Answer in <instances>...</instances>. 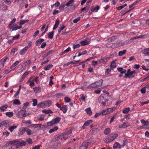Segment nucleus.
Wrapping results in <instances>:
<instances>
[{"label":"nucleus","mask_w":149,"mask_h":149,"mask_svg":"<svg viewBox=\"0 0 149 149\" xmlns=\"http://www.w3.org/2000/svg\"><path fill=\"white\" fill-rule=\"evenodd\" d=\"M118 136L116 134H109L104 140V142L106 143H108L113 141Z\"/></svg>","instance_id":"nucleus-1"},{"label":"nucleus","mask_w":149,"mask_h":149,"mask_svg":"<svg viewBox=\"0 0 149 149\" xmlns=\"http://www.w3.org/2000/svg\"><path fill=\"white\" fill-rule=\"evenodd\" d=\"M103 81L102 79L98 80L97 81L91 84L89 86L92 88L99 87L102 86Z\"/></svg>","instance_id":"nucleus-2"},{"label":"nucleus","mask_w":149,"mask_h":149,"mask_svg":"<svg viewBox=\"0 0 149 149\" xmlns=\"http://www.w3.org/2000/svg\"><path fill=\"white\" fill-rule=\"evenodd\" d=\"M90 42V40L89 38H87L85 40L82 41L80 42V43L81 46H83L88 44Z\"/></svg>","instance_id":"nucleus-3"},{"label":"nucleus","mask_w":149,"mask_h":149,"mask_svg":"<svg viewBox=\"0 0 149 149\" xmlns=\"http://www.w3.org/2000/svg\"><path fill=\"white\" fill-rule=\"evenodd\" d=\"M92 122L93 120H89L86 121L82 126L83 129H85L86 126H88L89 124L90 123H92Z\"/></svg>","instance_id":"nucleus-4"},{"label":"nucleus","mask_w":149,"mask_h":149,"mask_svg":"<svg viewBox=\"0 0 149 149\" xmlns=\"http://www.w3.org/2000/svg\"><path fill=\"white\" fill-rule=\"evenodd\" d=\"M68 135L66 133H63L62 135H60L58 138L59 139H61L62 140H65L68 137Z\"/></svg>","instance_id":"nucleus-5"},{"label":"nucleus","mask_w":149,"mask_h":149,"mask_svg":"<svg viewBox=\"0 0 149 149\" xmlns=\"http://www.w3.org/2000/svg\"><path fill=\"white\" fill-rule=\"evenodd\" d=\"M117 39V37L116 36H113L108 38L107 41L109 42L115 41Z\"/></svg>","instance_id":"nucleus-6"},{"label":"nucleus","mask_w":149,"mask_h":149,"mask_svg":"<svg viewBox=\"0 0 149 149\" xmlns=\"http://www.w3.org/2000/svg\"><path fill=\"white\" fill-rule=\"evenodd\" d=\"M125 78H128L130 79L134 77V76L133 75L131 72L129 73H126L125 74Z\"/></svg>","instance_id":"nucleus-7"},{"label":"nucleus","mask_w":149,"mask_h":149,"mask_svg":"<svg viewBox=\"0 0 149 149\" xmlns=\"http://www.w3.org/2000/svg\"><path fill=\"white\" fill-rule=\"evenodd\" d=\"M8 107V105L6 104L0 107V112H4L6 110Z\"/></svg>","instance_id":"nucleus-8"},{"label":"nucleus","mask_w":149,"mask_h":149,"mask_svg":"<svg viewBox=\"0 0 149 149\" xmlns=\"http://www.w3.org/2000/svg\"><path fill=\"white\" fill-rule=\"evenodd\" d=\"M130 126L129 123L126 122L124 123L122 125H120L118 127L120 128H122Z\"/></svg>","instance_id":"nucleus-9"},{"label":"nucleus","mask_w":149,"mask_h":149,"mask_svg":"<svg viewBox=\"0 0 149 149\" xmlns=\"http://www.w3.org/2000/svg\"><path fill=\"white\" fill-rule=\"evenodd\" d=\"M142 53L146 56H149V48H147L143 50Z\"/></svg>","instance_id":"nucleus-10"},{"label":"nucleus","mask_w":149,"mask_h":149,"mask_svg":"<svg viewBox=\"0 0 149 149\" xmlns=\"http://www.w3.org/2000/svg\"><path fill=\"white\" fill-rule=\"evenodd\" d=\"M33 89L35 93L36 94L38 92H40L41 90V88L39 86L35 87L33 88Z\"/></svg>","instance_id":"nucleus-11"},{"label":"nucleus","mask_w":149,"mask_h":149,"mask_svg":"<svg viewBox=\"0 0 149 149\" xmlns=\"http://www.w3.org/2000/svg\"><path fill=\"white\" fill-rule=\"evenodd\" d=\"M28 50V48L27 47H25L20 50L19 52V53L21 55H23Z\"/></svg>","instance_id":"nucleus-12"},{"label":"nucleus","mask_w":149,"mask_h":149,"mask_svg":"<svg viewBox=\"0 0 149 149\" xmlns=\"http://www.w3.org/2000/svg\"><path fill=\"white\" fill-rule=\"evenodd\" d=\"M61 119V118L60 117H57L54 119H53L52 120L54 123V124H57L58 123Z\"/></svg>","instance_id":"nucleus-13"},{"label":"nucleus","mask_w":149,"mask_h":149,"mask_svg":"<svg viewBox=\"0 0 149 149\" xmlns=\"http://www.w3.org/2000/svg\"><path fill=\"white\" fill-rule=\"evenodd\" d=\"M44 102L45 107H49L52 104V102L51 100H46Z\"/></svg>","instance_id":"nucleus-14"},{"label":"nucleus","mask_w":149,"mask_h":149,"mask_svg":"<svg viewBox=\"0 0 149 149\" xmlns=\"http://www.w3.org/2000/svg\"><path fill=\"white\" fill-rule=\"evenodd\" d=\"M44 41V39L42 38L37 40L36 42V45L37 46H39L41 43L43 42Z\"/></svg>","instance_id":"nucleus-15"},{"label":"nucleus","mask_w":149,"mask_h":149,"mask_svg":"<svg viewBox=\"0 0 149 149\" xmlns=\"http://www.w3.org/2000/svg\"><path fill=\"white\" fill-rule=\"evenodd\" d=\"M141 122L144 126L149 125V121L148 120L146 121L142 119L141 120Z\"/></svg>","instance_id":"nucleus-16"},{"label":"nucleus","mask_w":149,"mask_h":149,"mask_svg":"<svg viewBox=\"0 0 149 149\" xmlns=\"http://www.w3.org/2000/svg\"><path fill=\"white\" fill-rule=\"evenodd\" d=\"M86 112L89 116H91L92 114V112L91 111V108L90 107H88L85 109Z\"/></svg>","instance_id":"nucleus-17"},{"label":"nucleus","mask_w":149,"mask_h":149,"mask_svg":"<svg viewBox=\"0 0 149 149\" xmlns=\"http://www.w3.org/2000/svg\"><path fill=\"white\" fill-rule=\"evenodd\" d=\"M53 66V65L52 64H49L45 67H44V69L45 70H48L50 69Z\"/></svg>","instance_id":"nucleus-18"},{"label":"nucleus","mask_w":149,"mask_h":149,"mask_svg":"<svg viewBox=\"0 0 149 149\" xmlns=\"http://www.w3.org/2000/svg\"><path fill=\"white\" fill-rule=\"evenodd\" d=\"M117 147L119 148H121L122 147L118 143L116 142L114 144L113 146V148H115Z\"/></svg>","instance_id":"nucleus-19"},{"label":"nucleus","mask_w":149,"mask_h":149,"mask_svg":"<svg viewBox=\"0 0 149 149\" xmlns=\"http://www.w3.org/2000/svg\"><path fill=\"white\" fill-rule=\"evenodd\" d=\"M59 24V20H57L55 23V24L54 25V26L53 28V30L56 29V28L58 27Z\"/></svg>","instance_id":"nucleus-20"},{"label":"nucleus","mask_w":149,"mask_h":149,"mask_svg":"<svg viewBox=\"0 0 149 149\" xmlns=\"http://www.w3.org/2000/svg\"><path fill=\"white\" fill-rule=\"evenodd\" d=\"M58 129V127L57 126H55L53 128L51 129L49 131V132L50 133H51L57 131Z\"/></svg>","instance_id":"nucleus-21"},{"label":"nucleus","mask_w":149,"mask_h":149,"mask_svg":"<svg viewBox=\"0 0 149 149\" xmlns=\"http://www.w3.org/2000/svg\"><path fill=\"white\" fill-rule=\"evenodd\" d=\"M42 112L45 113L46 114L52 113V111L51 110L44 109L42 110Z\"/></svg>","instance_id":"nucleus-22"},{"label":"nucleus","mask_w":149,"mask_h":149,"mask_svg":"<svg viewBox=\"0 0 149 149\" xmlns=\"http://www.w3.org/2000/svg\"><path fill=\"white\" fill-rule=\"evenodd\" d=\"M130 109L129 107H127L124 109L123 110V112L124 113L126 114L129 112Z\"/></svg>","instance_id":"nucleus-23"},{"label":"nucleus","mask_w":149,"mask_h":149,"mask_svg":"<svg viewBox=\"0 0 149 149\" xmlns=\"http://www.w3.org/2000/svg\"><path fill=\"white\" fill-rule=\"evenodd\" d=\"M17 126H12L8 128L9 130L11 132H12L13 130L17 128Z\"/></svg>","instance_id":"nucleus-24"},{"label":"nucleus","mask_w":149,"mask_h":149,"mask_svg":"<svg viewBox=\"0 0 149 149\" xmlns=\"http://www.w3.org/2000/svg\"><path fill=\"white\" fill-rule=\"evenodd\" d=\"M25 131L27 133L28 135H30L31 134V130L27 127H25Z\"/></svg>","instance_id":"nucleus-25"},{"label":"nucleus","mask_w":149,"mask_h":149,"mask_svg":"<svg viewBox=\"0 0 149 149\" xmlns=\"http://www.w3.org/2000/svg\"><path fill=\"white\" fill-rule=\"evenodd\" d=\"M38 107L39 108H44L45 107L44 102H42L38 105Z\"/></svg>","instance_id":"nucleus-26"},{"label":"nucleus","mask_w":149,"mask_h":149,"mask_svg":"<svg viewBox=\"0 0 149 149\" xmlns=\"http://www.w3.org/2000/svg\"><path fill=\"white\" fill-rule=\"evenodd\" d=\"M54 35L53 31L49 32L48 34V37L50 39H52L53 38Z\"/></svg>","instance_id":"nucleus-27"},{"label":"nucleus","mask_w":149,"mask_h":149,"mask_svg":"<svg viewBox=\"0 0 149 149\" xmlns=\"http://www.w3.org/2000/svg\"><path fill=\"white\" fill-rule=\"evenodd\" d=\"M116 64L115 62L114 61H112L111 65V68L112 69H113L114 68H115L116 67Z\"/></svg>","instance_id":"nucleus-28"},{"label":"nucleus","mask_w":149,"mask_h":149,"mask_svg":"<svg viewBox=\"0 0 149 149\" xmlns=\"http://www.w3.org/2000/svg\"><path fill=\"white\" fill-rule=\"evenodd\" d=\"M91 8H93L94 10H95L94 11V12L95 11L96 12L98 11V10L100 8V7L98 5H97L95 7L92 6Z\"/></svg>","instance_id":"nucleus-29"},{"label":"nucleus","mask_w":149,"mask_h":149,"mask_svg":"<svg viewBox=\"0 0 149 149\" xmlns=\"http://www.w3.org/2000/svg\"><path fill=\"white\" fill-rule=\"evenodd\" d=\"M13 104L15 105H20L21 103L19 100L15 99L14 100Z\"/></svg>","instance_id":"nucleus-30"},{"label":"nucleus","mask_w":149,"mask_h":149,"mask_svg":"<svg viewBox=\"0 0 149 149\" xmlns=\"http://www.w3.org/2000/svg\"><path fill=\"white\" fill-rule=\"evenodd\" d=\"M110 132V129L109 128L105 129L104 131V133L105 134H108Z\"/></svg>","instance_id":"nucleus-31"},{"label":"nucleus","mask_w":149,"mask_h":149,"mask_svg":"<svg viewBox=\"0 0 149 149\" xmlns=\"http://www.w3.org/2000/svg\"><path fill=\"white\" fill-rule=\"evenodd\" d=\"M126 50L120 51L118 53V55L120 56H122L124 54L126 53Z\"/></svg>","instance_id":"nucleus-32"},{"label":"nucleus","mask_w":149,"mask_h":149,"mask_svg":"<svg viewBox=\"0 0 149 149\" xmlns=\"http://www.w3.org/2000/svg\"><path fill=\"white\" fill-rule=\"evenodd\" d=\"M22 27V26L21 25L16 26L13 28L12 29V31H16L18 29H20Z\"/></svg>","instance_id":"nucleus-33"},{"label":"nucleus","mask_w":149,"mask_h":149,"mask_svg":"<svg viewBox=\"0 0 149 149\" xmlns=\"http://www.w3.org/2000/svg\"><path fill=\"white\" fill-rule=\"evenodd\" d=\"M6 114L9 117H11L13 116V113L12 112H7L6 113Z\"/></svg>","instance_id":"nucleus-34"},{"label":"nucleus","mask_w":149,"mask_h":149,"mask_svg":"<svg viewBox=\"0 0 149 149\" xmlns=\"http://www.w3.org/2000/svg\"><path fill=\"white\" fill-rule=\"evenodd\" d=\"M18 143H19V146H25L26 143V141H22Z\"/></svg>","instance_id":"nucleus-35"},{"label":"nucleus","mask_w":149,"mask_h":149,"mask_svg":"<svg viewBox=\"0 0 149 149\" xmlns=\"http://www.w3.org/2000/svg\"><path fill=\"white\" fill-rule=\"evenodd\" d=\"M101 114L103 115H105L108 114L107 109L103 110L102 112H101Z\"/></svg>","instance_id":"nucleus-36"},{"label":"nucleus","mask_w":149,"mask_h":149,"mask_svg":"<svg viewBox=\"0 0 149 149\" xmlns=\"http://www.w3.org/2000/svg\"><path fill=\"white\" fill-rule=\"evenodd\" d=\"M33 104L32 105L33 106H35L37 104V100L36 99L32 100Z\"/></svg>","instance_id":"nucleus-37"},{"label":"nucleus","mask_w":149,"mask_h":149,"mask_svg":"<svg viewBox=\"0 0 149 149\" xmlns=\"http://www.w3.org/2000/svg\"><path fill=\"white\" fill-rule=\"evenodd\" d=\"M47 124L48 126H53L55 124L52 120L51 121L47 122Z\"/></svg>","instance_id":"nucleus-38"},{"label":"nucleus","mask_w":149,"mask_h":149,"mask_svg":"<svg viewBox=\"0 0 149 149\" xmlns=\"http://www.w3.org/2000/svg\"><path fill=\"white\" fill-rule=\"evenodd\" d=\"M29 21L28 20H21L20 22V24L22 25L27 22Z\"/></svg>","instance_id":"nucleus-39"},{"label":"nucleus","mask_w":149,"mask_h":149,"mask_svg":"<svg viewBox=\"0 0 149 149\" xmlns=\"http://www.w3.org/2000/svg\"><path fill=\"white\" fill-rule=\"evenodd\" d=\"M61 110L63 111V112L64 113H65L67 111V109L66 108V107H61L60 108Z\"/></svg>","instance_id":"nucleus-40"},{"label":"nucleus","mask_w":149,"mask_h":149,"mask_svg":"<svg viewBox=\"0 0 149 149\" xmlns=\"http://www.w3.org/2000/svg\"><path fill=\"white\" fill-rule=\"evenodd\" d=\"M9 133L7 131L4 132L2 133L3 135L6 137L8 136L9 135Z\"/></svg>","instance_id":"nucleus-41"},{"label":"nucleus","mask_w":149,"mask_h":149,"mask_svg":"<svg viewBox=\"0 0 149 149\" xmlns=\"http://www.w3.org/2000/svg\"><path fill=\"white\" fill-rule=\"evenodd\" d=\"M76 4L71 5L70 6V9L72 10H74L76 7Z\"/></svg>","instance_id":"nucleus-42"},{"label":"nucleus","mask_w":149,"mask_h":149,"mask_svg":"<svg viewBox=\"0 0 149 149\" xmlns=\"http://www.w3.org/2000/svg\"><path fill=\"white\" fill-rule=\"evenodd\" d=\"M113 109V108H108L107 109V112H108V114L113 112L114 110Z\"/></svg>","instance_id":"nucleus-43"},{"label":"nucleus","mask_w":149,"mask_h":149,"mask_svg":"<svg viewBox=\"0 0 149 149\" xmlns=\"http://www.w3.org/2000/svg\"><path fill=\"white\" fill-rule=\"evenodd\" d=\"M29 74V72H26L22 75V78L24 79L25 77Z\"/></svg>","instance_id":"nucleus-44"},{"label":"nucleus","mask_w":149,"mask_h":149,"mask_svg":"<svg viewBox=\"0 0 149 149\" xmlns=\"http://www.w3.org/2000/svg\"><path fill=\"white\" fill-rule=\"evenodd\" d=\"M29 104V103L28 102H26L24 103V105L23 109H26L27 107Z\"/></svg>","instance_id":"nucleus-45"},{"label":"nucleus","mask_w":149,"mask_h":149,"mask_svg":"<svg viewBox=\"0 0 149 149\" xmlns=\"http://www.w3.org/2000/svg\"><path fill=\"white\" fill-rule=\"evenodd\" d=\"M86 97V95H82L81 96L80 99L84 101L85 102V98Z\"/></svg>","instance_id":"nucleus-46"},{"label":"nucleus","mask_w":149,"mask_h":149,"mask_svg":"<svg viewBox=\"0 0 149 149\" xmlns=\"http://www.w3.org/2000/svg\"><path fill=\"white\" fill-rule=\"evenodd\" d=\"M74 1L73 0H70L65 4V6H68L70 4L72 3Z\"/></svg>","instance_id":"nucleus-47"},{"label":"nucleus","mask_w":149,"mask_h":149,"mask_svg":"<svg viewBox=\"0 0 149 149\" xmlns=\"http://www.w3.org/2000/svg\"><path fill=\"white\" fill-rule=\"evenodd\" d=\"M18 113H19V114H22L21 115L22 117L19 116V117L20 118H21V117H25L26 116V115L25 114V112L24 113H23L21 112H19Z\"/></svg>","instance_id":"nucleus-48"},{"label":"nucleus","mask_w":149,"mask_h":149,"mask_svg":"<svg viewBox=\"0 0 149 149\" xmlns=\"http://www.w3.org/2000/svg\"><path fill=\"white\" fill-rule=\"evenodd\" d=\"M80 17H78L77 18L74 19L73 21V22L75 23H77V22L80 20Z\"/></svg>","instance_id":"nucleus-49"},{"label":"nucleus","mask_w":149,"mask_h":149,"mask_svg":"<svg viewBox=\"0 0 149 149\" xmlns=\"http://www.w3.org/2000/svg\"><path fill=\"white\" fill-rule=\"evenodd\" d=\"M64 100L66 102H69L70 101V99L68 97H66L64 98Z\"/></svg>","instance_id":"nucleus-50"},{"label":"nucleus","mask_w":149,"mask_h":149,"mask_svg":"<svg viewBox=\"0 0 149 149\" xmlns=\"http://www.w3.org/2000/svg\"><path fill=\"white\" fill-rule=\"evenodd\" d=\"M128 141L127 140L125 139L123 140V143L122 146H121L122 148L124 147L126 144L127 143Z\"/></svg>","instance_id":"nucleus-51"},{"label":"nucleus","mask_w":149,"mask_h":149,"mask_svg":"<svg viewBox=\"0 0 149 149\" xmlns=\"http://www.w3.org/2000/svg\"><path fill=\"white\" fill-rule=\"evenodd\" d=\"M146 87H144L142 88L141 90V93L144 94L146 92Z\"/></svg>","instance_id":"nucleus-52"},{"label":"nucleus","mask_w":149,"mask_h":149,"mask_svg":"<svg viewBox=\"0 0 149 149\" xmlns=\"http://www.w3.org/2000/svg\"><path fill=\"white\" fill-rule=\"evenodd\" d=\"M26 141L29 144H31L32 143V140L31 138H29L26 139Z\"/></svg>","instance_id":"nucleus-53"},{"label":"nucleus","mask_w":149,"mask_h":149,"mask_svg":"<svg viewBox=\"0 0 149 149\" xmlns=\"http://www.w3.org/2000/svg\"><path fill=\"white\" fill-rule=\"evenodd\" d=\"M80 61V60L78 61H70L69 62L70 64H76L77 63H78Z\"/></svg>","instance_id":"nucleus-54"},{"label":"nucleus","mask_w":149,"mask_h":149,"mask_svg":"<svg viewBox=\"0 0 149 149\" xmlns=\"http://www.w3.org/2000/svg\"><path fill=\"white\" fill-rule=\"evenodd\" d=\"M46 43L45 42H43L42 43L40 47L42 48H43L46 46Z\"/></svg>","instance_id":"nucleus-55"},{"label":"nucleus","mask_w":149,"mask_h":149,"mask_svg":"<svg viewBox=\"0 0 149 149\" xmlns=\"http://www.w3.org/2000/svg\"><path fill=\"white\" fill-rule=\"evenodd\" d=\"M73 46V48L74 49L76 48H77L79 47L80 46V45L79 44H78L76 45H75L74 44Z\"/></svg>","instance_id":"nucleus-56"},{"label":"nucleus","mask_w":149,"mask_h":149,"mask_svg":"<svg viewBox=\"0 0 149 149\" xmlns=\"http://www.w3.org/2000/svg\"><path fill=\"white\" fill-rule=\"evenodd\" d=\"M101 115V112H100L99 113H95L94 116V117L95 118H96L98 116H100Z\"/></svg>","instance_id":"nucleus-57"},{"label":"nucleus","mask_w":149,"mask_h":149,"mask_svg":"<svg viewBox=\"0 0 149 149\" xmlns=\"http://www.w3.org/2000/svg\"><path fill=\"white\" fill-rule=\"evenodd\" d=\"M19 62V61H16L15 63H14L12 65V67H15L16 66Z\"/></svg>","instance_id":"nucleus-58"},{"label":"nucleus","mask_w":149,"mask_h":149,"mask_svg":"<svg viewBox=\"0 0 149 149\" xmlns=\"http://www.w3.org/2000/svg\"><path fill=\"white\" fill-rule=\"evenodd\" d=\"M24 129L25 127H23L22 130L20 132V134L23 135L24 133L25 132Z\"/></svg>","instance_id":"nucleus-59"},{"label":"nucleus","mask_w":149,"mask_h":149,"mask_svg":"<svg viewBox=\"0 0 149 149\" xmlns=\"http://www.w3.org/2000/svg\"><path fill=\"white\" fill-rule=\"evenodd\" d=\"M39 31H37L33 34V37H35L38 34Z\"/></svg>","instance_id":"nucleus-60"},{"label":"nucleus","mask_w":149,"mask_h":149,"mask_svg":"<svg viewBox=\"0 0 149 149\" xmlns=\"http://www.w3.org/2000/svg\"><path fill=\"white\" fill-rule=\"evenodd\" d=\"M65 7V5H61L60 6L59 9L60 10H62Z\"/></svg>","instance_id":"nucleus-61"},{"label":"nucleus","mask_w":149,"mask_h":149,"mask_svg":"<svg viewBox=\"0 0 149 149\" xmlns=\"http://www.w3.org/2000/svg\"><path fill=\"white\" fill-rule=\"evenodd\" d=\"M70 50V48L69 47H68L65 50L64 53H68Z\"/></svg>","instance_id":"nucleus-62"},{"label":"nucleus","mask_w":149,"mask_h":149,"mask_svg":"<svg viewBox=\"0 0 149 149\" xmlns=\"http://www.w3.org/2000/svg\"><path fill=\"white\" fill-rule=\"evenodd\" d=\"M39 127L41 130H42L45 127V126L41 124H39Z\"/></svg>","instance_id":"nucleus-63"},{"label":"nucleus","mask_w":149,"mask_h":149,"mask_svg":"<svg viewBox=\"0 0 149 149\" xmlns=\"http://www.w3.org/2000/svg\"><path fill=\"white\" fill-rule=\"evenodd\" d=\"M62 95H63V94L62 93H58L56 95V96L58 98L59 97H60L61 96H62Z\"/></svg>","instance_id":"nucleus-64"}]
</instances>
